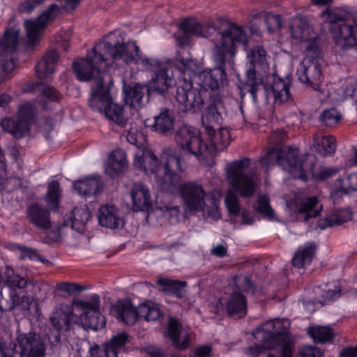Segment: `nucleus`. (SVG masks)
<instances>
[{
	"label": "nucleus",
	"instance_id": "nucleus-1",
	"mask_svg": "<svg viewBox=\"0 0 357 357\" xmlns=\"http://www.w3.org/2000/svg\"><path fill=\"white\" fill-rule=\"evenodd\" d=\"M114 61H123L128 65L134 64L147 71H155L161 65V61L142 54L135 41L124 43L119 31L110 33L102 40L97 43L85 58L74 61L73 69L79 81H89L94 73L108 67L106 56Z\"/></svg>",
	"mask_w": 357,
	"mask_h": 357
},
{
	"label": "nucleus",
	"instance_id": "nucleus-2",
	"mask_svg": "<svg viewBox=\"0 0 357 357\" xmlns=\"http://www.w3.org/2000/svg\"><path fill=\"white\" fill-rule=\"evenodd\" d=\"M247 58L250 63L246 70V80L238 86L241 98L248 92L253 102H257V93L263 88L267 100L272 98L275 105H280L291 99L289 80L268 74L267 54L263 47L254 46L248 51Z\"/></svg>",
	"mask_w": 357,
	"mask_h": 357
},
{
	"label": "nucleus",
	"instance_id": "nucleus-3",
	"mask_svg": "<svg viewBox=\"0 0 357 357\" xmlns=\"http://www.w3.org/2000/svg\"><path fill=\"white\" fill-rule=\"evenodd\" d=\"M161 160L151 149H146L135 153L133 164L145 174H153L162 190L172 193L180 185L186 165L172 148L163 150Z\"/></svg>",
	"mask_w": 357,
	"mask_h": 357
},
{
	"label": "nucleus",
	"instance_id": "nucleus-4",
	"mask_svg": "<svg viewBox=\"0 0 357 357\" xmlns=\"http://www.w3.org/2000/svg\"><path fill=\"white\" fill-rule=\"evenodd\" d=\"M183 32L209 39L213 43V59L222 63L227 56L236 54V47L243 44L247 47V36L243 27L225 22L213 24L211 22L201 25L196 20L188 18L180 24Z\"/></svg>",
	"mask_w": 357,
	"mask_h": 357
},
{
	"label": "nucleus",
	"instance_id": "nucleus-5",
	"mask_svg": "<svg viewBox=\"0 0 357 357\" xmlns=\"http://www.w3.org/2000/svg\"><path fill=\"white\" fill-rule=\"evenodd\" d=\"M250 166V160L243 158L227 163L225 167L226 178L231 189L226 193L225 203L230 215L236 217L242 210L236 193L248 198L254 195L258 188L259 176Z\"/></svg>",
	"mask_w": 357,
	"mask_h": 357
},
{
	"label": "nucleus",
	"instance_id": "nucleus-6",
	"mask_svg": "<svg viewBox=\"0 0 357 357\" xmlns=\"http://www.w3.org/2000/svg\"><path fill=\"white\" fill-rule=\"evenodd\" d=\"M261 163L266 168L277 163L292 177L306 181L307 173H313L314 156L305 154L299 157V151L296 148L285 146L278 149L273 147L269 149L261 158Z\"/></svg>",
	"mask_w": 357,
	"mask_h": 357
},
{
	"label": "nucleus",
	"instance_id": "nucleus-7",
	"mask_svg": "<svg viewBox=\"0 0 357 357\" xmlns=\"http://www.w3.org/2000/svg\"><path fill=\"white\" fill-rule=\"evenodd\" d=\"M96 79V84L90 96V107L93 111L104 113L110 121L124 127L127 119L124 116L123 109L113 101L110 94V89L113 84L112 75L105 69H100V73H94V77L91 79Z\"/></svg>",
	"mask_w": 357,
	"mask_h": 357
},
{
	"label": "nucleus",
	"instance_id": "nucleus-8",
	"mask_svg": "<svg viewBox=\"0 0 357 357\" xmlns=\"http://www.w3.org/2000/svg\"><path fill=\"white\" fill-rule=\"evenodd\" d=\"M176 67L180 73L175 98L183 112H196L201 109L204 100L200 91L192 86V80L197 78L199 66L192 59H181Z\"/></svg>",
	"mask_w": 357,
	"mask_h": 357
},
{
	"label": "nucleus",
	"instance_id": "nucleus-9",
	"mask_svg": "<svg viewBox=\"0 0 357 357\" xmlns=\"http://www.w3.org/2000/svg\"><path fill=\"white\" fill-rule=\"evenodd\" d=\"M31 283L30 280L20 275L13 267L9 265H6L0 271V287L6 286L9 289V300L6 301L5 305L1 303L3 294L0 291V317L3 311L18 309L24 314L29 312L33 298L26 294H22V291Z\"/></svg>",
	"mask_w": 357,
	"mask_h": 357
},
{
	"label": "nucleus",
	"instance_id": "nucleus-10",
	"mask_svg": "<svg viewBox=\"0 0 357 357\" xmlns=\"http://www.w3.org/2000/svg\"><path fill=\"white\" fill-rule=\"evenodd\" d=\"M290 326L287 319H275L259 326L253 333L255 339H261V344H255L248 349V354L257 357L264 350L282 347L287 341V335Z\"/></svg>",
	"mask_w": 357,
	"mask_h": 357
},
{
	"label": "nucleus",
	"instance_id": "nucleus-11",
	"mask_svg": "<svg viewBox=\"0 0 357 357\" xmlns=\"http://www.w3.org/2000/svg\"><path fill=\"white\" fill-rule=\"evenodd\" d=\"M305 48V57L297 67L296 75L302 83L319 91L324 79L320 63L321 52L316 41Z\"/></svg>",
	"mask_w": 357,
	"mask_h": 357
},
{
	"label": "nucleus",
	"instance_id": "nucleus-12",
	"mask_svg": "<svg viewBox=\"0 0 357 357\" xmlns=\"http://www.w3.org/2000/svg\"><path fill=\"white\" fill-rule=\"evenodd\" d=\"M20 42V30L8 29L0 40V84L15 67L12 54L18 47Z\"/></svg>",
	"mask_w": 357,
	"mask_h": 357
},
{
	"label": "nucleus",
	"instance_id": "nucleus-13",
	"mask_svg": "<svg viewBox=\"0 0 357 357\" xmlns=\"http://www.w3.org/2000/svg\"><path fill=\"white\" fill-rule=\"evenodd\" d=\"M73 304L84 311L78 319L84 328L98 331L105 326V319L100 312L98 295L92 294L90 296V301L77 300L73 301Z\"/></svg>",
	"mask_w": 357,
	"mask_h": 357
},
{
	"label": "nucleus",
	"instance_id": "nucleus-14",
	"mask_svg": "<svg viewBox=\"0 0 357 357\" xmlns=\"http://www.w3.org/2000/svg\"><path fill=\"white\" fill-rule=\"evenodd\" d=\"M175 140L181 149L192 155L198 160H204L203 153L207 148L200 137L199 132L194 127L184 125L175 134Z\"/></svg>",
	"mask_w": 357,
	"mask_h": 357
},
{
	"label": "nucleus",
	"instance_id": "nucleus-15",
	"mask_svg": "<svg viewBox=\"0 0 357 357\" xmlns=\"http://www.w3.org/2000/svg\"><path fill=\"white\" fill-rule=\"evenodd\" d=\"M184 206L189 211H202L206 205V199L212 194L204 191L201 183L197 181H188L179 188Z\"/></svg>",
	"mask_w": 357,
	"mask_h": 357
},
{
	"label": "nucleus",
	"instance_id": "nucleus-16",
	"mask_svg": "<svg viewBox=\"0 0 357 357\" xmlns=\"http://www.w3.org/2000/svg\"><path fill=\"white\" fill-rule=\"evenodd\" d=\"M13 349L21 357L45 356V344L41 338L33 333H18Z\"/></svg>",
	"mask_w": 357,
	"mask_h": 357
},
{
	"label": "nucleus",
	"instance_id": "nucleus-17",
	"mask_svg": "<svg viewBox=\"0 0 357 357\" xmlns=\"http://www.w3.org/2000/svg\"><path fill=\"white\" fill-rule=\"evenodd\" d=\"M287 207L291 215H295L298 220L304 222L318 216L322 209V205L315 197L303 199L296 197L293 200H287Z\"/></svg>",
	"mask_w": 357,
	"mask_h": 357
},
{
	"label": "nucleus",
	"instance_id": "nucleus-18",
	"mask_svg": "<svg viewBox=\"0 0 357 357\" xmlns=\"http://www.w3.org/2000/svg\"><path fill=\"white\" fill-rule=\"evenodd\" d=\"M234 56H227L222 63L214 61L219 65L213 69L205 70L198 73V84L204 89L215 90L220 88L226 79L225 73V63L227 59H231Z\"/></svg>",
	"mask_w": 357,
	"mask_h": 357
},
{
	"label": "nucleus",
	"instance_id": "nucleus-19",
	"mask_svg": "<svg viewBox=\"0 0 357 357\" xmlns=\"http://www.w3.org/2000/svg\"><path fill=\"white\" fill-rule=\"evenodd\" d=\"M225 107L220 100H215L210 104L202 117V126L207 135L212 136L215 133V129L220 127L222 123V113Z\"/></svg>",
	"mask_w": 357,
	"mask_h": 357
},
{
	"label": "nucleus",
	"instance_id": "nucleus-20",
	"mask_svg": "<svg viewBox=\"0 0 357 357\" xmlns=\"http://www.w3.org/2000/svg\"><path fill=\"white\" fill-rule=\"evenodd\" d=\"M124 102L135 110L141 109L147 101L149 88L146 85L134 84L123 86Z\"/></svg>",
	"mask_w": 357,
	"mask_h": 357
},
{
	"label": "nucleus",
	"instance_id": "nucleus-21",
	"mask_svg": "<svg viewBox=\"0 0 357 357\" xmlns=\"http://www.w3.org/2000/svg\"><path fill=\"white\" fill-rule=\"evenodd\" d=\"M134 211H149L152 207V199L148 187L141 183H134L130 190Z\"/></svg>",
	"mask_w": 357,
	"mask_h": 357
},
{
	"label": "nucleus",
	"instance_id": "nucleus-22",
	"mask_svg": "<svg viewBox=\"0 0 357 357\" xmlns=\"http://www.w3.org/2000/svg\"><path fill=\"white\" fill-rule=\"evenodd\" d=\"M73 304L61 303L52 312L50 321L55 328L68 331L74 321L75 315L73 311Z\"/></svg>",
	"mask_w": 357,
	"mask_h": 357
},
{
	"label": "nucleus",
	"instance_id": "nucleus-23",
	"mask_svg": "<svg viewBox=\"0 0 357 357\" xmlns=\"http://www.w3.org/2000/svg\"><path fill=\"white\" fill-rule=\"evenodd\" d=\"M334 31L333 38L335 43L342 49L347 50L357 45V24L355 27L345 23L341 24L337 29L332 28Z\"/></svg>",
	"mask_w": 357,
	"mask_h": 357
},
{
	"label": "nucleus",
	"instance_id": "nucleus-24",
	"mask_svg": "<svg viewBox=\"0 0 357 357\" xmlns=\"http://www.w3.org/2000/svg\"><path fill=\"white\" fill-rule=\"evenodd\" d=\"M167 335L174 347L179 350L186 349L190 344L188 330L183 328L175 319H169Z\"/></svg>",
	"mask_w": 357,
	"mask_h": 357
},
{
	"label": "nucleus",
	"instance_id": "nucleus-25",
	"mask_svg": "<svg viewBox=\"0 0 357 357\" xmlns=\"http://www.w3.org/2000/svg\"><path fill=\"white\" fill-rule=\"evenodd\" d=\"M218 131L215 129V133L212 135H208L210 144L204 143V146L207 148L205 153H203L204 160L212 156L216 151H223L230 143L231 135L227 128H219Z\"/></svg>",
	"mask_w": 357,
	"mask_h": 357
},
{
	"label": "nucleus",
	"instance_id": "nucleus-26",
	"mask_svg": "<svg viewBox=\"0 0 357 357\" xmlns=\"http://www.w3.org/2000/svg\"><path fill=\"white\" fill-rule=\"evenodd\" d=\"M98 222L102 227L118 229L122 227L124 224L119 210L114 205L105 204L99 208Z\"/></svg>",
	"mask_w": 357,
	"mask_h": 357
},
{
	"label": "nucleus",
	"instance_id": "nucleus-27",
	"mask_svg": "<svg viewBox=\"0 0 357 357\" xmlns=\"http://www.w3.org/2000/svg\"><path fill=\"white\" fill-rule=\"evenodd\" d=\"M112 312L127 325L134 324L139 318V309H135L129 299L119 300L112 306Z\"/></svg>",
	"mask_w": 357,
	"mask_h": 357
},
{
	"label": "nucleus",
	"instance_id": "nucleus-28",
	"mask_svg": "<svg viewBox=\"0 0 357 357\" xmlns=\"http://www.w3.org/2000/svg\"><path fill=\"white\" fill-rule=\"evenodd\" d=\"M73 186L77 194L83 197L94 195L102 188L101 178L98 175L79 179L74 182Z\"/></svg>",
	"mask_w": 357,
	"mask_h": 357
},
{
	"label": "nucleus",
	"instance_id": "nucleus-29",
	"mask_svg": "<svg viewBox=\"0 0 357 357\" xmlns=\"http://www.w3.org/2000/svg\"><path fill=\"white\" fill-rule=\"evenodd\" d=\"M290 31L294 38L307 42L306 46H308L313 41H316L319 45L318 40L313 32L312 28L305 20L301 18L294 20L290 27Z\"/></svg>",
	"mask_w": 357,
	"mask_h": 357
},
{
	"label": "nucleus",
	"instance_id": "nucleus-30",
	"mask_svg": "<svg viewBox=\"0 0 357 357\" xmlns=\"http://www.w3.org/2000/svg\"><path fill=\"white\" fill-rule=\"evenodd\" d=\"M128 166L126 154L122 149L112 151L107 158L105 172L110 176H116L123 172Z\"/></svg>",
	"mask_w": 357,
	"mask_h": 357
},
{
	"label": "nucleus",
	"instance_id": "nucleus-31",
	"mask_svg": "<svg viewBox=\"0 0 357 357\" xmlns=\"http://www.w3.org/2000/svg\"><path fill=\"white\" fill-rule=\"evenodd\" d=\"M310 146L323 156L332 155L336 151V139L333 135L317 133L313 135Z\"/></svg>",
	"mask_w": 357,
	"mask_h": 357
},
{
	"label": "nucleus",
	"instance_id": "nucleus-32",
	"mask_svg": "<svg viewBox=\"0 0 357 357\" xmlns=\"http://www.w3.org/2000/svg\"><path fill=\"white\" fill-rule=\"evenodd\" d=\"M152 89L159 94H165L175 84L173 73L167 68L158 70L151 80Z\"/></svg>",
	"mask_w": 357,
	"mask_h": 357
},
{
	"label": "nucleus",
	"instance_id": "nucleus-33",
	"mask_svg": "<svg viewBox=\"0 0 357 357\" xmlns=\"http://www.w3.org/2000/svg\"><path fill=\"white\" fill-rule=\"evenodd\" d=\"M27 217L33 225L39 228L46 229L51 226L49 211L38 204H33L29 207Z\"/></svg>",
	"mask_w": 357,
	"mask_h": 357
},
{
	"label": "nucleus",
	"instance_id": "nucleus-34",
	"mask_svg": "<svg viewBox=\"0 0 357 357\" xmlns=\"http://www.w3.org/2000/svg\"><path fill=\"white\" fill-rule=\"evenodd\" d=\"M59 54L56 51L51 50L46 53L36 66V73L40 79L50 77L55 70Z\"/></svg>",
	"mask_w": 357,
	"mask_h": 357
},
{
	"label": "nucleus",
	"instance_id": "nucleus-35",
	"mask_svg": "<svg viewBox=\"0 0 357 357\" xmlns=\"http://www.w3.org/2000/svg\"><path fill=\"white\" fill-rule=\"evenodd\" d=\"M174 122L175 118L173 112L166 109L154 117L152 128L158 133L167 135L172 132Z\"/></svg>",
	"mask_w": 357,
	"mask_h": 357
},
{
	"label": "nucleus",
	"instance_id": "nucleus-36",
	"mask_svg": "<svg viewBox=\"0 0 357 357\" xmlns=\"http://www.w3.org/2000/svg\"><path fill=\"white\" fill-rule=\"evenodd\" d=\"M227 312L231 316L243 317L247 312L245 298L239 292H234L225 302Z\"/></svg>",
	"mask_w": 357,
	"mask_h": 357
},
{
	"label": "nucleus",
	"instance_id": "nucleus-37",
	"mask_svg": "<svg viewBox=\"0 0 357 357\" xmlns=\"http://www.w3.org/2000/svg\"><path fill=\"white\" fill-rule=\"evenodd\" d=\"M3 130L12 134L15 138H21L29 132V126L26 121L20 119L16 121L12 117L5 118L1 121Z\"/></svg>",
	"mask_w": 357,
	"mask_h": 357
},
{
	"label": "nucleus",
	"instance_id": "nucleus-38",
	"mask_svg": "<svg viewBox=\"0 0 357 357\" xmlns=\"http://www.w3.org/2000/svg\"><path fill=\"white\" fill-rule=\"evenodd\" d=\"M315 245L310 243L298 248L297 252L292 259L293 265L298 268L309 265L314 255Z\"/></svg>",
	"mask_w": 357,
	"mask_h": 357
},
{
	"label": "nucleus",
	"instance_id": "nucleus-39",
	"mask_svg": "<svg viewBox=\"0 0 357 357\" xmlns=\"http://www.w3.org/2000/svg\"><path fill=\"white\" fill-rule=\"evenodd\" d=\"M91 218V213L86 206L76 207L72 211L71 223L72 228L82 233L84 230V226Z\"/></svg>",
	"mask_w": 357,
	"mask_h": 357
},
{
	"label": "nucleus",
	"instance_id": "nucleus-40",
	"mask_svg": "<svg viewBox=\"0 0 357 357\" xmlns=\"http://www.w3.org/2000/svg\"><path fill=\"white\" fill-rule=\"evenodd\" d=\"M61 190L60 185L56 181H52L47 185V192L45 195V200L47 206L54 211L59 208Z\"/></svg>",
	"mask_w": 357,
	"mask_h": 357
},
{
	"label": "nucleus",
	"instance_id": "nucleus-41",
	"mask_svg": "<svg viewBox=\"0 0 357 357\" xmlns=\"http://www.w3.org/2000/svg\"><path fill=\"white\" fill-rule=\"evenodd\" d=\"M308 334L314 342L321 343L332 341L334 337V333L330 326L311 327L308 329Z\"/></svg>",
	"mask_w": 357,
	"mask_h": 357
},
{
	"label": "nucleus",
	"instance_id": "nucleus-42",
	"mask_svg": "<svg viewBox=\"0 0 357 357\" xmlns=\"http://www.w3.org/2000/svg\"><path fill=\"white\" fill-rule=\"evenodd\" d=\"M157 283L162 287V291L172 293L177 297L182 296V289L186 286L185 282L169 278H160Z\"/></svg>",
	"mask_w": 357,
	"mask_h": 357
},
{
	"label": "nucleus",
	"instance_id": "nucleus-43",
	"mask_svg": "<svg viewBox=\"0 0 357 357\" xmlns=\"http://www.w3.org/2000/svg\"><path fill=\"white\" fill-rule=\"evenodd\" d=\"M352 218V213L349 209L336 210L333 214L328 215L325 220V227H333L347 222Z\"/></svg>",
	"mask_w": 357,
	"mask_h": 357
},
{
	"label": "nucleus",
	"instance_id": "nucleus-44",
	"mask_svg": "<svg viewBox=\"0 0 357 357\" xmlns=\"http://www.w3.org/2000/svg\"><path fill=\"white\" fill-rule=\"evenodd\" d=\"M162 314L158 306L154 303H145L139 307V317L149 321L158 320Z\"/></svg>",
	"mask_w": 357,
	"mask_h": 357
},
{
	"label": "nucleus",
	"instance_id": "nucleus-45",
	"mask_svg": "<svg viewBox=\"0 0 357 357\" xmlns=\"http://www.w3.org/2000/svg\"><path fill=\"white\" fill-rule=\"evenodd\" d=\"M255 210L267 218L268 220H273L275 219L274 211L270 206L269 199L266 195H261L257 199L254 204Z\"/></svg>",
	"mask_w": 357,
	"mask_h": 357
},
{
	"label": "nucleus",
	"instance_id": "nucleus-46",
	"mask_svg": "<svg viewBox=\"0 0 357 357\" xmlns=\"http://www.w3.org/2000/svg\"><path fill=\"white\" fill-rule=\"evenodd\" d=\"M348 13L342 8H327L321 13V17L326 22L335 24L347 19Z\"/></svg>",
	"mask_w": 357,
	"mask_h": 357
},
{
	"label": "nucleus",
	"instance_id": "nucleus-47",
	"mask_svg": "<svg viewBox=\"0 0 357 357\" xmlns=\"http://www.w3.org/2000/svg\"><path fill=\"white\" fill-rule=\"evenodd\" d=\"M128 341V335L125 332H121L114 335L105 346L109 349L110 352L114 351L117 356L119 351L122 349Z\"/></svg>",
	"mask_w": 357,
	"mask_h": 357
},
{
	"label": "nucleus",
	"instance_id": "nucleus-48",
	"mask_svg": "<svg viewBox=\"0 0 357 357\" xmlns=\"http://www.w3.org/2000/svg\"><path fill=\"white\" fill-rule=\"evenodd\" d=\"M206 201V205L202 211H206L208 215L213 219L218 220L220 218L219 197H216L213 194H211Z\"/></svg>",
	"mask_w": 357,
	"mask_h": 357
},
{
	"label": "nucleus",
	"instance_id": "nucleus-49",
	"mask_svg": "<svg viewBox=\"0 0 357 357\" xmlns=\"http://www.w3.org/2000/svg\"><path fill=\"white\" fill-rule=\"evenodd\" d=\"M36 105L34 102H26L21 104L18 107V119L21 121H26L29 126L31 118L35 114Z\"/></svg>",
	"mask_w": 357,
	"mask_h": 357
},
{
	"label": "nucleus",
	"instance_id": "nucleus-50",
	"mask_svg": "<svg viewBox=\"0 0 357 357\" xmlns=\"http://www.w3.org/2000/svg\"><path fill=\"white\" fill-rule=\"evenodd\" d=\"M341 119L340 114L335 108L325 109L321 112V120L326 126H332L337 123Z\"/></svg>",
	"mask_w": 357,
	"mask_h": 357
},
{
	"label": "nucleus",
	"instance_id": "nucleus-51",
	"mask_svg": "<svg viewBox=\"0 0 357 357\" xmlns=\"http://www.w3.org/2000/svg\"><path fill=\"white\" fill-rule=\"evenodd\" d=\"M89 353L90 357H117L114 351L110 352L105 344L101 347L98 345L91 347Z\"/></svg>",
	"mask_w": 357,
	"mask_h": 357
},
{
	"label": "nucleus",
	"instance_id": "nucleus-52",
	"mask_svg": "<svg viewBox=\"0 0 357 357\" xmlns=\"http://www.w3.org/2000/svg\"><path fill=\"white\" fill-rule=\"evenodd\" d=\"M287 138V133L283 129H277L272 132L268 140L269 144L277 146L284 143Z\"/></svg>",
	"mask_w": 357,
	"mask_h": 357
},
{
	"label": "nucleus",
	"instance_id": "nucleus-53",
	"mask_svg": "<svg viewBox=\"0 0 357 357\" xmlns=\"http://www.w3.org/2000/svg\"><path fill=\"white\" fill-rule=\"evenodd\" d=\"M41 99L46 98L51 101H59L61 99V95L53 87L47 85H43L40 91Z\"/></svg>",
	"mask_w": 357,
	"mask_h": 357
},
{
	"label": "nucleus",
	"instance_id": "nucleus-54",
	"mask_svg": "<svg viewBox=\"0 0 357 357\" xmlns=\"http://www.w3.org/2000/svg\"><path fill=\"white\" fill-rule=\"evenodd\" d=\"M265 22L269 32H272L275 29H280L282 26L281 17L278 15H267Z\"/></svg>",
	"mask_w": 357,
	"mask_h": 357
},
{
	"label": "nucleus",
	"instance_id": "nucleus-55",
	"mask_svg": "<svg viewBox=\"0 0 357 357\" xmlns=\"http://www.w3.org/2000/svg\"><path fill=\"white\" fill-rule=\"evenodd\" d=\"M301 357H321L322 352L320 349L312 346H304L300 350Z\"/></svg>",
	"mask_w": 357,
	"mask_h": 357
},
{
	"label": "nucleus",
	"instance_id": "nucleus-56",
	"mask_svg": "<svg viewBox=\"0 0 357 357\" xmlns=\"http://www.w3.org/2000/svg\"><path fill=\"white\" fill-rule=\"evenodd\" d=\"M57 289L68 294H72L75 291H81L84 289L82 287L77 284L68 282H61L58 284Z\"/></svg>",
	"mask_w": 357,
	"mask_h": 357
},
{
	"label": "nucleus",
	"instance_id": "nucleus-57",
	"mask_svg": "<svg viewBox=\"0 0 357 357\" xmlns=\"http://www.w3.org/2000/svg\"><path fill=\"white\" fill-rule=\"evenodd\" d=\"M16 248L22 252V258H29L32 260H35L38 258V252L35 249L27 248L21 245H17Z\"/></svg>",
	"mask_w": 357,
	"mask_h": 357
},
{
	"label": "nucleus",
	"instance_id": "nucleus-58",
	"mask_svg": "<svg viewBox=\"0 0 357 357\" xmlns=\"http://www.w3.org/2000/svg\"><path fill=\"white\" fill-rule=\"evenodd\" d=\"M340 296V290L339 289H329L325 292L324 294V303H328L329 302L333 301L338 298Z\"/></svg>",
	"mask_w": 357,
	"mask_h": 357
},
{
	"label": "nucleus",
	"instance_id": "nucleus-59",
	"mask_svg": "<svg viewBox=\"0 0 357 357\" xmlns=\"http://www.w3.org/2000/svg\"><path fill=\"white\" fill-rule=\"evenodd\" d=\"M124 135L130 144L134 145L137 144L138 132L136 128H131L130 130H126L124 131Z\"/></svg>",
	"mask_w": 357,
	"mask_h": 357
},
{
	"label": "nucleus",
	"instance_id": "nucleus-60",
	"mask_svg": "<svg viewBox=\"0 0 357 357\" xmlns=\"http://www.w3.org/2000/svg\"><path fill=\"white\" fill-rule=\"evenodd\" d=\"M82 0H64V10L71 12L79 4Z\"/></svg>",
	"mask_w": 357,
	"mask_h": 357
},
{
	"label": "nucleus",
	"instance_id": "nucleus-61",
	"mask_svg": "<svg viewBox=\"0 0 357 357\" xmlns=\"http://www.w3.org/2000/svg\"><path fill=\"white\" fill-rule=\"evenodd\" d=\"M340 357H357V347L344 349L340 352Z\"/></svg>",
	"mask_w": 357,
	"mask_h": 357
},
{
	"label": "nucleus",
	"instance_id": "nucleus-62",
	"mask_svg": "<svg viewBox=\"0 0 357 357\" xmlns=\"http://www.w3.org/2000/svg\"><path fill=\"white\" fill-rule=\"evenodd\" d=\"M190 35L183 32L181 35L176 34L175 36V37H176L178 44L180 46H184V45H188L190 43Z\"/></svg>",
	"mask_w": 357,
	"mask_h": 357
},
{
	"label": "nucleus",
	"instance_id": "nucleus-63",
	"mask_svg": "<svg viewBox=\"0 0 357 357\" xmlns=\"http://www.w3.org/2000/svg\"><path fill=\"white\" fill-rule=\"evenodd\" d=\"M226 252H227V249L222 245H217L211 250V253L213 255H214L217 257H222L225 256Z\"/></svg>",
	"mask_w": 357,
	"mask_h": 357
},
{
	"label": "nucleus",
	"instance_id": "nucleus-64",
	"mask_svg": "<svg viewBox=\"0 0 357 357\" xmlns=\"http://www.w3.org/2000/svg\"><path fill=\"white\" fill-rule=\"evenodd\" d=\"M242 218L241 222L245 225H250L252 223V218L249 212L245 210H241L240 214Z\"/></svg>",
	"mask_w": 357,
	"mask_h": 357
}]
</instances>
